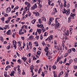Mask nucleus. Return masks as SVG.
<instances>
[{
    "instance_id": "f257e3e1",
    "label": "nucleus",
    "mask_w": 77,
    "mask_h": 77,
    "mask_svg": "<svg viewBox=\"0 0 77 77\" xmlns=\"http://www.w3.org/2000/svg\"><path fill=\"white\" fill-rule=\"evenodd\" d=\"M57 18H56L55 20V23H55L56 26H55V29H57L58 28H59V27H60V26H59L60 24L59 23V22H57Z\"/></svg>"
},
{
    "instance_id": "f03ea898",
    "label": "nucleus",
    "mask_w": 77,
    "mask_h": 77,
    "mask_svg": "<svg viewBox=\"0 0 77 77\" xmlns=\"http://www.w3.org/2000/svg\"><path fill=\"white\" fill-rule=\"evenodd\" d=\"M62 11L63 13L66 14L67 15H68L69 14V11H67V10H66L64 8L63 10H62Z\"/></svg>"
},
{
    "instance_id": "7ed1b4c3",
    "label": "nucleus",
    "mask_w": 77,
    "mask_h": 77,
    "mask_svg": "<svg viewBox=\"0 0 77 77\" xmlns=\"http://www.w3.org/2000/svg\"><path fill=\"white\" fill-rule=\"evenodd\" d=\"M36 8H37V5L36 3L35 4V5H34L33 7H31V9H33V10H35Z\"/></svg>"
},
{
    "instance_id": "20e7f679",
    "label": "nucleus",
    "mask_w": 77,
    "mask_h": 77,
    "mask_svg": "<svg viewBox=\"0 0 77 77\" xmlns=\"http://www.w3.org/2000/svg\"><path fill=\"white\" fill-rule=\"evenodd\" d=\"M48 50V48L46 47V48H45L44 49L45 51V52H47V53H46V56H48V52L49 51Z\"/></svg>"
},
{
    "instance_id": "39448f33",
    "label": "nucleus",
    "mask_w": 77,
    "mask_h": 77,
    "mask_svg": "<svg viewBox=\"0 0 77 77\" xmlns=\"http://www.w3.org/2000/svg\"><path fill=\"white\" fill-rule=\"evenodd\" d=\"M11 8L9 7L8 8H7V10H6V12L7 13H9L10 12H11Z\"/></svg>"
},
{
    "instance_id": "423d86ee",
    "label": "nucleus",
    "mask_w": 77,
    "mask_h": 77,
    "mask_svg": "<svg viewBox=\"0 0 77 77\" xmlns=\"http://www.w3.org/2000/svg\"><path fill=\"white\" fill-rule=\"evenodd\" d=\"M17 44V42L15 41H13V44L14 47L15 48H16V45Z\"/></svg>"
},
{
    "instance_id": "0eeeda50",
    "label": "nucleus",
    "mask_w": 77,
    "mask_h": 77,
    "mask_svg": "<svg viewBox=\"0 0 77 77\" xmlns=\"http://www.w3.org/2000/svg\"><path fill=\"white\" fill-rule=\"evenodd\" d=\"M30 69L31 70V72H33V71L32 70L34 69V66L33 65H32L30 66Z\"/></svg>"
},
{
    "instance_id": "6e6552de",
    "label": "nucleus",
    "mask_w": 77,
    "mask_h": 77,
    "mask_svg": "<svg viewBox=\"0 0 77 77\" xmlns=\"http://www.w3.org/2000/svg\"><path fill=\"white\" fill-rule=\"evenodd\" d=\"M15 73L14 71H13L11 72V74H10V76H14V74Z\"/></svg>"
},
{
    "instance_id": "1a4fd4ad",
    "label": "nucleus",
    "mask_w": 77,
    "mask_h": 77,
    "mask_svg": "<svg viewBox=\"0 0 77 77\" xmlns=\"http://www.w3.org/2000/svg\"><path fill=\"white\" fill-rule=\"evenodd\" d=\"M11 17H8V20H7V21H5V23L7 24L8 23L9 21H10V20H11Z\"/></svg>"
},
{
    "instance_id": "9d476101",
    "label": "nucleus",
    "mask_w": 77,
    "mask_h": 77,
    "mask_svg": "<svg viewBox=\"0 0 77 77\" xmlns=\"http://www.w3.org/2000/svg\"><path fill=\"white\" fill-rule=\"evenodd\" d=\"M63 71H61L60 73L59 74V75L58 76V77H60V75H63Z\"/></svg>"
},
{
    "instance_id": "9b49d317",
    "label": "nucleus",
    "mask_w": 77,
    "mask_h": 77,
    "mask_svg": "<svg viewBox=\"0 0 77 77\" xmlns=\"http://www.w3.org/2000/svg\"><path fill=\"white\" fill-rule=\"evenodd\" d=\"M11 30H9L6 33L7 35H10V33H11Z\"/></svg>"
},
{
    "instance_id": "f8f14e48",
    "label": "nucleus",
    "mask_w": 77,
    "mask_h": 77,
    "mask_svg": "<svg viewBox=\"0 0 77 77\" xmlns=\"http://www.w3.org/2000/svg\"><path fill=\"white\" fill-rule=\"evenodd\" d=\"M38 33H39V34H40V33H41V30L40 29H37V30Z\"/></svg>"
},
{
    "instance_id": "ddd939ff",
    "label": "nucleus",
    "mask_w": 77,
    "mask_h": 77,
    "mask_svg": "<svg viewBox=\"0 0 77 77\" xmlns=\"http://www.w3.org/2000/svg\"><path fill=\"white\" fill-rule=\"evenodd\" d=\"M21 33L22 34H24V32H22V29L20 30L19 34L21 35Z\"/></svg>"
},
{
    "instance_id": "4468645a",
    "label": "nucleus",
    "mask_w": 77,
    "mask_h": 77,
    "mask_svg": "<svg viewBox=\"0 0 77 77\" xmlns=\"http://www.w3.org/2000/svg\"><path fill=\"white\" fill-rule=\"evenodd\" d=\"M22 59H23V60L24 62H26V60H27L26 57L24 58V57H23L22 58Z\"/></svg>"
},
{
    "instance_id": "2eb2a0df",
    "label": "nucleus",
    "mask_w": 77,
    "mask_h": 77,
    "mask_svg": "<svg viewBox=\"0 0 77 77\" xmlns=\"http://www.w3.org/2000/svg\"><path fill=\"white\" fill-rule=\"evenodd\" d=\"M11 68V66L8 65L6 66V67L5 68V70H8V68Z\"/></svg>"
},
{
    "instance_id": "dca6fc26",
    "label": "nucleus",
    "mask_w": 77,
    "mask_h": 77,
    "mask_svg": "<svg viewBox=\"0 0 77 77\" xmlns=\"http://www.w3.org/2000/svg\"><path fill=\"white\" fill-rule=\"evenodd\" d=\"M70 16L72 19H74V17L72 15V13H71L70 14Z\"/></svg>"
},
{
    "instance_id": "f3484780",
    "label": "nucleus",
    "mask_w": 77,
    "mask_h": 77,
    "mask_svg": "<svg viewBox=\"0 0 77 77\" xmlns=\"http://www.w3.org/2000/svg\"><path fill=\"white\" fill-rule=\"evenodd\" d=\"M29 39L30 40H32L33 39V35H31L29 37Z\"/></svg>"
},
{
    "instance_id": "a211bd4d",
    "label": "nucleus",
    "mask_w": 77,
    "mask_h": 77,
    "mask_svg": "<svg viewBox=\"0 0 77 77\" xmlns=\"http://www.w3.org/2000/svg\"><path fill=\"white\" fill-rule=\"evenodd\" d=\"M36 21V20L35 19H34L31 22V23H32V24H34L35 23V21Z\"/></svg>"
},
{
    "instance_id": "6ab92c4d",
    "label": "nucleus",
    "mask_w": 77,
    "mask_h": 77,
    "mask_svg": "<svg viewBox=\"0 0 77 77\" xmlns=\"http://www.w3.org/2000/svg\"><path fill=\"white\" fill-rule=\"evenodd\" d=\"M0 40H1L2 42H3L4 40H3V37H2V36H1L0 37Z\"/></svg>"
},
{
    "instance_id": "aec40b11",
    "label": "nucleus",
    "mask_w": 77,
    "mask_h": 77,
    "mask_svg": "<svg viewBox=\"0 0 77 77\" xmlns=\"http://www.w3.org/2000/svg\"><path fill=\"white\" fill-rule=\"evenodd\" d=\"M38 23L40 24H41L42 23V21L41 20V19H39Z\"/></svg>"
},
{
    "instance_id": "412c9836",
    "label": "nucleus",
    "mask_w": 77,
    "mask_h": 77,
    "mask_svg": "<svg viewBox=\"0 0 77 77\" xmlns=\"http://www.w3.org/2000/svg\"><path fill=\"white\" fill-rule=\"evenodd\" d=\"M26 45H27V47H26V50H29V45L27 44Z\"/></svg>"
},
{
    "instance_id": "4be33fe9",
    "label": "nucleus",
    "mask_w": 77,
    "mask_h": 77,
    "mask_svg": "<svg viewBox=\"0 0 77 77\" xmlns=\"http://www.w3.org/2000/svg\"><path fill=\"white\" fill-rule=\"evenodd\" d=\"M35 16H37V17H38V16H39V14L38 12H36V13L35 14Z\"/></svg>"
},
{
    "instance_id": "5701e85b",
    "label": "nucleus",
    "mask_w": 77,
    "mask_h": 77,
    "mask_svg": "<svg viewBox=\"0 0 77 77\" xmlns=\"http://www.w3.org/2000/svg\"><path fill=\"white\" fill-rule=\"evenodd\" d=\"M1 20L2 21V22H3L5 21V17H2L1 18Z\"/></svg>"
},
{
    "instance_id": "b1692460",
    "label": "nucleus",
    "mask_w": 77,
    "mask_h": 77,
    "mask_svg": "<svg viewBox=\"0 0 77 77\" xmlns=\"http://www.w3.org/2000/svg\"><path fill=\"white\" fill-rule=\"evenodd\" d=\"M68 55V53H66L64 54V57H66Z\"/></svg>"
},
{
    "instance_id": "393cba45",
    "label": "nucleus",
    "mask_w": 77,
    "mask_h": 77,
    "mask_svg": "<svg viewBox=\"0 0 77 77\" xmlns=\"http://www.w3.org/2000/svg\"><path fill=\"white\" fill-rule=\"evenodd\" d=\"M17 62H18V63H19L20 64H21V61L20 59H19L17 60Z\"/></svg>"
},
{
    "instance_id": "a878e982",
    "label": "nucleus",
    "mask_w": 77,
    "mask_h": 77,
    "mask_svg": "<svg viewBox=\"0 0 77 77\" xmlns=\"http://www.w3.org/2000/svg\"><path fill=\"white\" fill-rule=\"evenodd\" d=\"M7 72H5V74H4V76H5V77H7Z\"/></svg>"
},
{
    "instance_id": "bb28decb",
    "label": "nucleus",
    "mask_w": 77,
    "mask_h": 77,
    "mask_svg": "<svg viewBox=\"0 0 77 77\" xmlns=\"http://www.w3.org/2000/svg\"><path fill=\"white\" fill-rule=\"evenodd\" d=\"M37 54L39 56V55H40V54H41V52L40 51H38L37 53Z\"/></svg>"
},
{
    "instance_id": "cd10ccee",
    "label": "nucleus",
    "mask_w": 77,
    "mask_h": 77,
    "mask_svg": "<svg viewBox=\"0 0 77 77\" xmlns=\"http://www.w3.org/2000/svg\"><path fill=\"white\" fill-rule=\"evenodd\" d=\"M34 44H35V45L37 46V47L38 46V42H35ZM36 44H37V45H36Z\"/></svg>"
},
{
    "instance_id": "c85d7f7f",
    "label": "nucleus",
    "mask_w": 77,
    "mask_h": 77,
    "mask_svg": "<svg viewBox=\"0 0 77 77\" xmlns=\"http://www.w3.org/2000/svg\"><path fill=\"white\" fill-rule=\"evenodd\" d=\"M71 21V17H69L68 18V22L69 23H70V22Z\"/></svg>"
},
{
    "instance_id": "c756f323",
    "label": "nucleus",
    "mask_w": 77,
    "mask_h": 77,
    "mask_svg": "<svg viewBox=\"0 0 77 77\" xmlns=\"http://www.w3.org/2000/svg\"><path fill=\"white\" fill-rule=\"evenodd\" d=\"M53 67V69H56V67H55V66H54V65H53L52 66Z\"/></svg>"
},
{
    "instance_id": "7c9ffc66",
    "label": "nucleus",
    "mask_w": 77,
    "mask_h": 77,
    "mask_svg": "<svg viewBox=\"0 0 77 77\" xmlns=\"http://www.w3.org/2000/svg\"><path fill=\"white\" fill-rule=\"evenodd\" d=\"M48 35V33L47 32H45V34H44V36H47V35Z\"/></svg>"
},
{
    "instance_id": "2f4dec72",
    "label": "nucleus",
    "mask_w": 77,
    "mask_h": 77,
    "mask_svg": "<svg viewBox=\"0 0 77 77\" xmlns=\"http://www.w3.org/2000/svg\"><path fill=\"white\" fill-rule=\"evenodd\" d=\"M30 3H29V2H28L27 4V7H29V6H30Z\"/></svg>"
},
{
    "instance_id": "473e14b6",
    "label": "nucleus",
    "mask_w": 77,
    "mask_h": 77,
    "mask_svg": "<svg viewBox=\"0 0 77 77\" xmlns=\"http://www.w3.org/2000/svg\"><path fill=\"white\" fill-rule=\"evenodd\" d=\"M68 53H71V50L70 49H69L68 51Z\"/></svg>"
},
{
    "instance_id": "72a5a7b5",
    "label": "nucleus",
    "mask_w": 77,
    "mask_h": 77,
    "mask_svg": "<svg viewBox=\"0 0 77 77\" xmlns=\"http://www.w3.org/2000/svg\"><path fill=\"white\" fill-rule=\"evenodd\" d=\"M60 57L58 58L57 59V62H59V61H60Z\"/></svg>"
},
{
    "instance_id": "f704fd0d",
    "label": "nucleus",
    "mask_w": 77,
    "mask_h": 77,
    "mask_svg": "<svg viewBox=\"0 0 77 77\" xmlns=\"http://www.w3.org/2000/svg\"><path fill=\"white\" fill-rule=\"evenodd\" d=\"M66 2L64 3V7H66Z\"/></svg>"
},
{
    "instance_id": "c9c22d12",
    "label": "nucleus",
    "mask_w": 77,
    "mask_h": 77,
    "mask_svg": "<svg viewBox=\"0 0 77 77\" xmlns=\"http://www.w3.org/2000/svg\"><path fill=\"white\" fill-rule=\"evenodd\" d=\"M45 75V74H44V73L43 72H42V76H43V77H44Z\"/></svg>"
},
{
    "instance_id": "e433bc0d",
    "label": "nucleus",
    "mask_w": 77,
    "mask_h": 77,
    "mask_svg": "<svg viewBox=\"0 0 77 77\" xmlns=\"http://www.w3.org/2000/svg\"><path fill=\"white\" fill-rule=\"evenodd\" d=\"M55 48L57 49H58L59 48V47H58V46H55Z\"/></svg>"
},
{
    "instance_id": "4c0bfd02",
    "label": "nucleus",
    "mask_w": 77,
    "mask_h": 77,
    "mask_svg": "<svg viewBox=\"0 0 77 77\" xmlns=\"http://www.w3.org/2000/svg\"><path fill=\"white\" fill-rule=\"evenodd\" d=\"M72 51H74V52L75 51V48H72Z\"/></svg>"
},
{
    "instance_id": "58836bf2",
    "label": "nucleus",
    "mask_w": 77,
    "mask_h": 77,
    "mask_svg": "<svg viewBox=\"0 0 77 77\" xmlns=\"http://www.w3.org/2000/svg\"><path fill=\"white\" fill-rule=\"evenodd\" d=\"M42 26H43V25L42 24H41L39 25V27L42 29Z\"/></svg>"
},
{
    "instance_id": "ea45409f",
    "label": "nucleus",
    "mask_w": 77,
    "mask_h": 77,
    "mask_svg": "<svg viewBox=\"0 0 77 77\" xmlns=\"http://www.w3.org/2000/svg\"><path fill=\"white\" fill-rule=\"evenodd\" d=\"M16 53L17 54V56H18V57H20V54H18V53L17 52H16Z\"/></svg>"
},
{
    "instance_id": "a19ab883",
    "label": "nucleus",
    "mask_w": 77,
    "mask_h": 77,
    "mask_svg": "<svg viewBox=\"0 0 77 77\" xmlns=\"http://www.w3.org/2000/svg\"><path fill=\"white\" fill-rule=\"evenodd\" d=\"M7 27H8V26L7 25H6L5 27H4L5 30L7 29Z\"/></svg>"
},
{
    "instance_id": "79ce46f5",
    "label": "nucleus",
    "mask_w": 77,
    "mask_h": 77,
    "mask_svg": "<svg viewBox=\"0 0 77 77\" xmlns=\"http://www.w3.org/2000/svg\"><path fill=\"white\" fill-rule=\"evenodd\" d=\"M53 35H51L50 36V38H51V40H52V39H53Z\"/></svg>"
},
{
    "instance_id": "37998d69",
    "label": "nucleus",
    "mask_w": 77,
    "mask_h": 77,
    "mask_svg": "<svg viewBox=\"0 0 77 77\" xmlns=\"http://www.w3.org/2000/svg\"><path fill=\"white\" fill-rule=\"evenodd\" d=\"M7 49L8 50H9L10 49V46H8L7 47Z\"/></svg>"
},
{
    "instance_id": "c03bdc74",
    "label": "nucleus",
    "mask_w": 77,
    "mask_h": 77,
    "mask_svg": "<svg viewBox=\"0 0 77 77\" xmlns=\"http://www.w3.org/2000/svg\"><path fill=\"white\" fill-rule=\"evenodd\" d=\"M29 46H32V42H29Z\"/></svg>"
},
{
    "instance_id": "a18cd8bd",
    "label": "nucleus",
    "mask_w": 77,
    "mask_h": 77,
    "mask_svg": "<svg viewBox=\"0 0 77 77\" xmlns=\"http://www.w3.org/2000/svg\"><path fill=\"white\" fill-rule=\"evenodd\" d=\"M40 39L42 40V38H43V37H42V35H40Z\"/></svg>"
},
{
    "instance_id": "49530a36",
    "label": "nucleus",
    "mask_w": 77,
    "mask_h": 77,
    "mask_svg": "<svg viewBox=\"0 0 77 77\" xmlns=\"http://www.w3.org/2000/svg\"><path fill=\"white\" fill-rule=\"evenodd\" d=\"M75 47H77V43L75 42Z\"/></svg>"
},
{
    "instance_id": "de8ad7c7",
    "label": "nucleus",
    "mask_w": 77,
    "mask_h": 77,
    "mask_svg": "<svg viewBox=\"0 0 77 77\" xmlns=\"http://www.w3.org/2000/svg\"><path fill=\"white\" fill-rule=\"evenodd\" d=\"M8 14H5L4 15V17H8Z\"/></svg>"
},
{
    "instance_id": "09e8293b",
    "label": "nucleus",
    "mask_w": 77,
    "mask_h": 77,
    "mask_svg": "<svg viewBox=\"0 0 77 77\" xmlns=\"http://www.w3.org/2000/svg\"><path fill=\"white\" fill-rule=\"evenodd\" d=\"M0 30H4V29H3V28L0 27Z\"/></svg>"
},
{
    "instance_id": "8fccbe9b",
    "label": "nucleus",
    "mask_w": 77,
    "mask_h": 77,
    "mask_svg": "<svg viewBox=\"0 0 77 77\" xmlns=\"http://www.w3.org/2000/svg\"><path fill=\"white\" fill-rule=\"evenodd\" d=\"M69 6H70L69 4H68L67 5V8H69Z\"/></svg>"
},
{
    "instance_id": "3c124183",
    "label": "nucleus",
    "mask_w": 77,
    "mask_h": 77,
    "mask_svg": "<svg viewBox=\"0 0 77 77\" xmlns=\"http://www.w3.org/2000/svg\"><path fill=\"white\" fill-rule=\"evenodd\" d=\"M22 47H20V48H19L20 51H21V50H22Z\"/></svg>"
},
{
    "instance_id": "603ef678",
    "label": "nucleus",
    "mask_w": 77,
    "mask_h": 77,
    "mask_svg": "<svg viewBox=\"0 0 77 77\" xmlns=\"http://www.w3.org/2000/svg\"><path fill=\"white\" fill-rule=\"evenodd\" d=\"M36 39H39V36H37L36 37Z\"/></svg>"
},
{
    "instance_id": "864d4df0",
    "label": "nucleus",
    "mask_w": 77,
    "mask_h": 77,
    "mask_svg": "<svg viewBox=\"0 0 77 77\" xmlns=\"http://www.w3.org/2000/svg\"><path fill=\"white\" fill-rule=\"evenodd\" d=\"M13 61L14 62H16V61H17V60L16 59H13Z\"/></svg>"
},
{
    "instance_id": "5fc2aeb1",
    "label": "nucleus",
    "mask_w": 77,
    "mask_h": 77,
    "mask_svg": "<svg viewBox=\"0 0 77 77\" xmlns=\"http://www.w3.org/2000/svg\"><path fill=\"white\" fill-rule=\"evenodd\" d=\"M49 71H51V66H49Z\"/></svg>"
},
{
    "instance_id": "6e6d98bb",
    "label": "nucleus",
    "mask_w": 77,
    "mask_h": 77,
    "mask_svg": "<svg viewBox=\"0 0 77 77\" xmlns=\"http://www.w3.org/2000/svg\"><path fill=\"white\" fill-rule=\"evenodd\" d=\"M54 77H57V74H54Z\"/></svg>"
},
{
    "instance_id": "4d7b16f0",
    "label": "nucleus",
    "mask_w": 77,
    "mask_h": 77,
    "mask_svg": "<svg viewBox=\"0 0 77 77\" xmlns=\"http://www.w3.org/2000/svg\"><path fill=\"white\" fill-rule=\"evenodd\" d=\"M21 39H22V40H23V41L24 40V37H21Z\"/></svg>"
},
{
    "instance_id": "13d9d810",
    "label": "nucleus",
    "mask_w": 77,
    "mask_h": 77,
    "mask_svg": "<svg viewBox=\"0 0 77 77\" xmlns=\"http://www.w3.org/2000/svg\"><path fill=\"white\" fill-rule=\"evenodd\" d=\"M29 32H33V29H31L29 31Z\"/></svg>"
},
{
    "instance_id": "bf43d9fd",
    "label": "nucleus",
    "mask_w": 77,
    "mask_h": 77,
    "mask_svg": "<svg viewBox=\"0 0 77 77\" xmlns=\"http://www.w3.org/2000/svg\"><path fill=\"white\" fill-rule=\"evenodd\" d=\"M42 45H43V46H44V45H45V42H42Z\"/></svg>"
},
{
    "instance_id": "052dcab7",
    "label": "nucleus",
    "mask_w": 77,
    "mask_h": 77,
    "mask_svg": "<svg viewBox=\"0 0 77 77\" xmlns=\"http://www.w3.org/2000/svg\"><path fill=\"white\" fill-rule=\"evenodd\" d=\"M66 34L67 36H68V35H69V33L68 32H67Z\"/></svg>"
},
{
    "instance_id": "680f3d73",
    "label": "nucleus",
    "mask_w": 77,
    "mask_h": 77,
    "mask_svg": "<svg viewBox=\"0 0 77 77\" xmlns=\"http://www.w3.org/2000/svg\"><path fill=\"white\" fill-rule=\"evenodd\" d=\"M54 11L56 12H57V9H56V8H54Z\"/></svg>"
},
{
    "instance_id": "e2e57ef3",
    "label": "nucleus",
    "mask_w": 77,
    "mask_h": 77,
    "mask_svg": "<svg viewBox=\"0 0 77 77\" xmlns=\"http://www.w3.org/2000/svg\"><path fill=\"white\" fill-rule=\"evenodd\" d=\"M74 69H77V66H75L74 67Z\"/></svg>"
},
{
    "instance_id": "0e129e2a",
    "label": "nucleus",
    "mask_w": 77,
    "mask_h": 77,
    "mask_svg": "<svg viewBox=\"0 0 77 77\" xmlns=\"http://www.w3.org/2000/svg\"><path fill=\"white\" fill-rule=\"evenodd\" d=\"M32 1L33 2L35 3V2H37V0H32Z\"/></svg>"
},
{
    "instance_id": "69168bd1",
    "label": "nucleus",
    "mask_w": 77,
    "mask_h": 77,
    "mask_svg": "<svg viewBox=\"0 0 77 77\" xmlns=\"http://www.w3.org/2000/svg\"><path fill=\"white\" fill-rule=\"evenodd\" d=\"M16 68H17V67L16 68H15V67H14V71H16V69H17Z\"/></svg>"
},
{
    "instance_id": "338daca9",
    "label": "nucleus",
    "mask_w": 77,
    "mask_h": 77,
    "mask_svg": "<svg viewBox=\"0 0 77 77\" xmlns=\"http://www.w3.org/2000/svg\"><path fill=\"white\" fill-rule=\"evenodd\" d=\"M42 18V21H44V20L45 17H43Z\"/></svg>"
},
{
    "instance_id": "774afa93",
    "label": "nucleus",
    "mask_w": 77,
    "mask_h": 77,
    "mask_svg": "<svg viewBox=\"0 0 77 77\" xmlns=\"http://www.w3.org/2000/svg\"><path fill=\"white\" fill-rule=\"evenodd\" d=\"M66 58H65L64 59V63H65V62H66Z\"/></svg>"
}]
</instances>
